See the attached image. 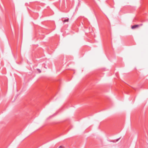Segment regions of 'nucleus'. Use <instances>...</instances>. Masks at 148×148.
I'll return each mask as SVG.
<instances>
[{
  "label": "nucleus",
  "instance_id": "nucleus-1",
  "mask_svg": "<svg viewBox=\"0 0 148 148\" xmlns=\"http://www.w3.org/2000/svg\"><path fill=\"white\" fill-rule=\"evenodd\" d=\"M138 27V25H135L132 26V27L131 28H132V29H134Z\"/></svg>",
  "mask_w": 148,
  "mask_h": 148
},
{
  "label": "nucleus",
  "instance_id": "nucleus-2",
  "mask_svg": "<svg viewBox=\"0 0 148 148\" xmlns=\"http://www.w3.org/2000/svg\"><path fill=\"white\" fill-rule=\"evenodd\" d=\"M69 21V20L68 19L64 20V21H63V22H64L65 23L66 22H68V21Z\"/></svg>",
  "mask_w": 148,
  "mask_h": 148
},
{
  "label": "nucleus",
  "instance_id": "nucleus-3",
  "mask_svg": "<svg viewBox=\"0 0 148 148\" xmlns=\"http://www.w3.org/2000/svg\"><path fill=\"white\" fill-rule=\"evenodd\" d=\"M58 148H64V146L61 145Z\"/></svg>",
  "mask_w": 148,
  "mask_h": 148
},
{
  "label": "nucleus",
  "instance_id": "nucleus-4",
  "mask_svg": "<svg viewBox=\"0 0 148 148\" xmlns=\"http://www.w3.org/2000/svg\"><path fill=\"white\" fill-rule=\"evenodd\" d=\"M37 71H38V72L39 73H40L41 72V71L40 70V69H37Z\"/></svg>",
  "mask_w": 148,
  "mask_h": 148
}]
</instances>
